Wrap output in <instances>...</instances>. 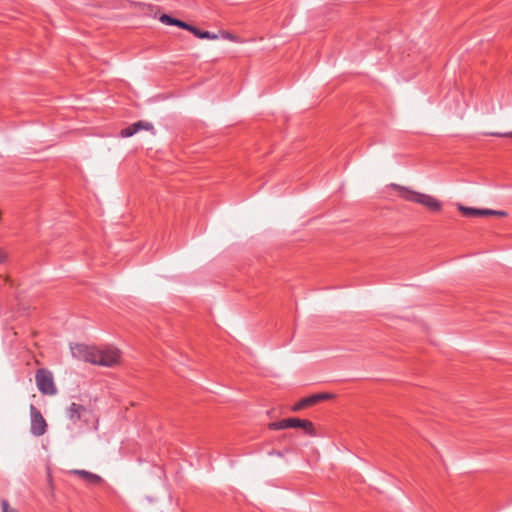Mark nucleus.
I'll use <instances>...</instances> for the list:
<instances>
[{
  "mask_svg": "<svg viewBox=\"0 0 512 512\" xmlns=\"http://www.w3.org/2000/svg\"><path fill=\"white\" fill-rule=\"evenodd\" d=\"M489 135L495 136V137H512V131L507 132V133L492 132V133H489Z\"/></svg>",
  "mask_w": 512,
  "mask_h": 512,
  "instance_id": "16",
  "label": "nucleus"
},
{
  "mask_svg": "<svg viewBox=\"0 0 512 512\" xmlns=\"http://www.w3.org/2000/svg\"><path fill=\"white\" fill-rule=\"evenodd\" d=\"M70 473L79 476L80 478H82L84 481H86L87 483H89L91 485L98 486L103 483V479L101 476L94 474L92 472H89L87 470L74 469V470L70 471Z\"/></svg>",
  "mask_w": 512,
  "mask_h": 512,
  "instance_id": "9",
  "label": "nucleus"
},
{
  "mask_svg": "<svg viewBox=\"0 0 512 512\" xmlns=\"http://www.w3.org/2000/svg\"><path fill=\"white\" fill-rule=\"evenodd\" d=\"M141 129L152 130L153 125L149 122L138 121L124 129H122L120 132V135L123 138L131 137Z\"/></svg>",
  "mask_w": 512,
  "mask_h": 512,
  "instance_id": "8",
  "label": "nucleus"
},
{
  "mask_svg": "<svg viewBox=\"0 0 512 512\" xmlns=\"http://www.w3.org/2000/svg\"><path fill=\"white\" fill-rule=\"evenodd\" d=\"M391 187L398 191L399 196L403 200L420 204L432 212H437L442 209L441 201L434 196L424 194L398 184H391Z\"/></svg>",
  "mask_w": 512,
  "mask_h": 512,
  "instance_id": "2",
  "label": "nucleus"
},
{
  "mask_svg": "<svg viewBox=\"0 0 512 512\" xmlns=\"http://www.w3.org/2000/svg\"><path fill=\"white\" fill-rule=\"evenodd\" d=\"M188 31H190L191 33H193L196 37H198L200 39H212V40L218 39V35L212 34L209 31H202L191 24H190V29H188Z\"/></svg>",
  "mask_w": 512,
  "mask_h": 512,
  "instance_id": "11",
  "label": "nucleus"
},
{
  "mask_svg": "<svg viewBox=\"0 0 512 512\" xmlns=\"http://www.w3.org/2000/svg\"><path fill=\"white\" fill-rule=\"evenodd\" d=\"M5 260V254L0 251V263Z\"/></svg>",
  "mask_w": 512,
  "mask_h": 512,
  "instance_id": "18",
  "label": "nucleus"
},
{
  "mask_svg": "<svg viewBox=\"0 0 512 512\" xmlns=\"http://www.w3.org/2000/svg\"><path fill=\"white\" fill-rule=\"evenodd\" d=\"M286 419H283V420H280V421H277V422H272L269 424V429L270 430H282V429H287V426H286Z\"/></svg>",
  "mask_w": 512,
  "mask_h": 512,
  "instance_id": "12",
  "label": "nucleus"
},
{
  "mask_svg": "<svg viewBox=\"0 0 512 512\" xmlns=\"http://www.w3.org/2000/svg\"><path fill=\"white\" fill-rule=\"evenodd\" d=\"M457 209L466 217H486V216H499L504 217L507 215L505 211L492 210V209H480L467 207L462 204H457Z\"/></svg>",
  "mask_w": 512,
  "mask_h": 512,
  "instance_id": "5",
  "label": "nucleus"
},
{
  "mask_svg": "<svg viewBox=\"0 0 512 512\" xmlns=\"http://www.w3.org/2000/svg\"><path fill=\"white\" fill-rule=\"evenodd\" d=\"M287 428H301L306 434L316 436L314 425L311 421L299 418H287Z\"/></svg>",
  "mask_w": 512,
  "mask_h": 512,
  "instance_id": "7",
  "label": "nucleus"
},
{
  "mask_svg": "<svg viewBox=\"0 0 512 512\" xmlns=\"http://www.w3.org/2000/svg\"><path fill=\"white\" fill-rule=\"evenodd\" d=\"M71 353L78 360L105 367L116 366L121 359L120 350L110 346L97 348L85 344H75L71 346Z\"/></svg>",
  "mask_w": 512,
  "mask_h": 512,
  "instance_id": "1",
  "label": "nucleus"
},
{
  "mask_svg": "<svg viewBox=\"0 0 512 512\" xmlns=\"http://www.w3.org/2000/svg\"><path fill=\"white\" fill-rule=\"evenodd\" d=\"M330 398H332V395L328 394V393L313 394L311 396L302 398L300 401H298L292 407V411H294V412L300 411V410L305 409L307 407H311V406L319 403L320 401L328 400Z\"/></svg>",
  "mask_w": 512,
  "mask_h": 512,
  "instance_id": "6",
  "label": "nucleus"
},
{
  "mask_svg": "<svg viewBox=\"0 0 512 512\" xmlns=\"http://www.w3.org/2000/svg\"><path fill=\"white\" fill-rule=\"evenodd\" d=\"M159 20L166 25H174L176 23V18L171 17L167 14H162L159 18Z\"/></svg>",
  "mask_w": 512,
  "mask_h": 512,
  "instance_id": "13",
  "label": "nucleus"
},
{
  "mask_svg": "<svg viewBox=\"0 0 512 512\" xmlns=\"http://www.w3.org/2000/svg\"><path fill=\"white\" fill-rule=\"evenodd\" d=\"M30 432L36 437L44 435L47 431V422L40 410L33 404L30 405Z\"/></svg>",
  "mask_w": 512,
  "mask_h": 512,
  "instance_id": "4",
  "label": "nucleus"
},
{
  "mask_svg": "<svg viewBox=\"0 0 512 512\" xmlns=\"http://www.w3.org/2000/svg\"><path fill=\"white\" fill-rule=\"evenodd\" d=\"M221 36H222L224 39H227V40H230V41H234V40H235V36H234V35H232V34H231V33H229V32H226V31L222 32V33H221Z\"/></svg>",
  "mask_w": 512,
  "mask_h": 512,
  "instance_id": "17",
  "label": "nucleus"
},
{
  "mask_svg": "<svg viewBox=\"0 0 512 512\" xmlns=\"http://www.w3.org/2000/svg\"><path fill=\"white\" fill-rule=\"evenodd\" d=\"M1 507H2V512H18L16 509L11 508L9 503L6 500H2Z\"/></svg>",
  "mask_w": 512,
  "mask_h": 512,
  "instance_id": "14",
  "label": "nucleus"
},
{
  "mask_svg": "<svg viewBox=\"0 0 512 512\" xmlns=\"http://www.w3.org/2000/svg\"><path fill=\"white\" fill-rule=\"evenodd\" d=\"M35 381L38 390L44 395H55L57 388L54 383L53 374L45 368L38 369L35 373Z\"/></svg>",
  "mask_w": 512,
  "mask_h": 512,
  "instance_id": "3",
  "label": "nucleus"
},
{
  "mask_svg": "<svg viewBox=\"0 0 512 512\" xmlns=\"http://www.w3.org/2000/svg\"><path fill=\"white\" fill-rule=\"evenodd\" d=\"M86 410L85 406L73 402L67 409V417L73 424H76L81 420L82 415Z\"/></svg>",
  "mask_w": 512,
  "mask_h": 512,
  "instance_id": "10",
  "label": "nucleus"
},
{
  "mask_svg": "<svg viewBox=\"0 0 512 512\" xmlns=\"http://www.w3.org/2000/svg\"><path fill=\"white\" fill-rule=\"evenodd\" d=\"M174 26H178L182 29H185V30H188L190 29V24L182 21V20H179V19H176V23H174Z\"/></svg>",
  "mask_w": 512,
  "mask_h": 512,
  "instance_id": "15",
  "label": "nucleus"
}]
</instances>
